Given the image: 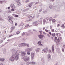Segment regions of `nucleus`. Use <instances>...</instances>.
Masks as SVG:
<instances>
[{
    "label": "nucleus",
    "instance_id": "79ce46f5",
    "mask_svg": "<svg viewBox=\"0 0 65 65\" xmlns=\"http://www.w3.org/2000/svg\"><path fill=\"white\" fill-rule=\"evenodd\" d=\"M24 24V23H21L20 24V26H23Z\"/></svg>",
    "mask_w": 65,
    "mask_h": 65
},
{
    "label": "nucleus",
    "instance_id": "052dcab7",
    "mask_svg": "<svg viewBox=\"0 0 65 65\" xmlns=\"http://www.w3.org/2000/svg\"><path fill=\"white\" fill-rule=\"evenodd\" d=\"M58 35L59 36H61V34H60V33H58Z\"/></svg>",
    "mask_w": 65,
    "mask_h": 65
},
{
    "label": "nucleus",
    "instance_id": "de8ad7c7",
    "mask_svg": "<svg viewBox=\"0 0 65 65\" xmlns=\"http://www.w3.org/2000/svg\"><path fill=\"white\" fill-rule=\"evenodd\" d=\"M42 9H41L39 10V12H40L42 11Z\"/></svg>",
    "mask_w": 65,
    "mask_h": 65
},
{
    "label": "nucleus",
    "instance_id": "1a4fd4ad",
    "mask_svg": "<svg viewBox=\"0 0 65 65\" xmlns=\"http://www.w3.org/2000/svg\"><path fill=\"white\" fill-rule=\"evenodd\" d=\"M26 51H27V52H29L32 51V48H28L26 49Z\"/></svg>",
    "mask_w": 65,
    "mask_h": 65
},
{
    "label": "nucleus",
    "instance_id": "c85d7f7f",
    "mask_svg": "<svg viewBox=\"0 0 65 65\" xmlns=\"http://www.w3.org/2000/svg\"><path fill=\"white\" fill-rule=\"evenodd\" d=\"M30 64V62H27L26 63V65H29Z\"/></svg>",
    "mask_w": 65,
    "mask_h": 65
},
{
    "label": "nucleus",
    "instance_id": "c9c22d12",
    "mask_svg": "<svg viewBox=\"0 0 65 65\" xmlns=\"http://www.w3.org/2000/svg\"><path fill=\"white\" fill-rule=\"evenodd\" d=\"M44 49H43L42 50V53H45V52H44Z\"/></svg>",
    "mask_w": 65,
    "mask_h": 65
},
{
    "label": "nucleus",
    "instance_id": "a18cd8bd",
    "mask_svg": "<svg viewBox=\"0 0 65 65\" xmlns=\"http://www.w3.org/2000/svg\"><path fill=\"white\" fill-rule=\"evenodd\" d=\"M54 42H57V40L55 38H54Z\"/></svg>",
    "mask_w": 65,
    "mask_h": 65
},
{
    "label": "nucleus",
    "instance_id": "37998d69",
    "mask_svg": "<svg viewBox=\"0 0 65 65\" xmlns=\"http://www.w3.org/2000/svg\"><path fill=\"white\" fill-rule=\"evenodd\" d=\"M29 10V8H27L25 9V11H28V10Z\"/></svg>",
    "mask_w": 65,
    "mask_h": 65
},
{
    "label": "nucleus",
    "instance_id": "58836bf2",
    "mask_svg": "<svg viewBox=\"0 0 65 65\" xmlns=\"http://www.w3.org/2000/svg\"><path fill=\"white\" fill-rule=\"evenodd\" d=\"M13 35L12 34H11L8 37V38H9V37H11Z\"/></svg>",
    "mask_w": 65,
    "mask_h": 65
},
{
    "label": "nucleus",
    "instance_id": "ddd939ff",
    "mask_svg": "<svg viewBox=\"0 0 65 65\" xmlns=\"http://www.w3.org/2000/svg\"><path fill=\"white\" fill-rule=\"evenodd\" d=\"M10 7L11 8L13 9V8H14L15 7V6L13 4H12L10 5Z\"/></svg>",
    "mask_w": 65,
    "mask_h": 65
},
{
    "label": "nucleus",
    "instance_id": "c756f323",
    "mask_svg": "<svg viewBox=\"0 0 65 65\" xmlns=\"http://www.w3.org/2000/svg\"><path fill=\"white\" fill-rule=\"evenodd\" d=\"M7 12H8L9 13H11V11H10V10H9L7 11Z\"/></svg>",
    "mask_w": 65,
    "mask_h": 65
},
{
    "label": "nucleus",
    "instance_id": "e433bc0d",
    "mask_svg": "<svg viewBox=\"0 0 65 65\" xmlns=\"http://www.w3.org/2000/svg\"><path fill=\"white\" fill-rule=\"evenodd\" d=\"M34 3H35V2H31V3H30V4H32V5H33V4H34Z\"/></svg>",
    "mask_w": 65,
    "mask_h": 65
},
{
    "label": "nucleus",
    "instance_id": "aec40b11",
    "mask_svg": "<svg viewBox=\"0 0 65 65\" xmlns=\"http://www.w3.org/2000/svg\"><path fill=\"white\" fill-rule=\"evenodd\" d=\"M53 19V18L52 17H50V18H49V21H52V20Z\"/></svg>",
    "mask_w": 65,
    "mask_h": 65
},
{
    "label": "nucleus",
    "instance_id": "20e7f679",
    "mask_svg": "<svg viewBox=\"0 0 65 65\" xmlns=\"http://www.w3.org/2000/svg\"><path fill=\"white\" fill-rule=\"evenodd\" d=\"M22 59L23 60H24L25 61V62H27L28 61H29V57L27 58L26 56L23 57Z\"/></svg>",
    "mask_w": 65,
    "mask_h": 65
},
{
    "label": "nucleus",
    "instance_id": "e2e57ef3",
    "mask_svg": "<svg viewBox=\"0 0 65 65\" xmlns=\"http://www.w3.org/2000/svg\"><path fill=\"white\" fill-rule=\"evenodd\" d=\"M47 36L48 37H50V34H47Z\"/></svg>",
    "mask_w": 65,
    "mask_h": 65
},
{
    "label": "nucleus",
    "instance_id": "bf43d9fd",
    "mask_svg": "<svg viewBox=\"0 0 65 65\" xmlns=\"http://www.w3.org/2000/svg\"><path fill=\"white\" fill-rule=\"evenodd\" d=\"M57 40L58 42H60V39H57Z\"/></svg>",
    "mask_w": 65,
    "mask_h": 65
},
{
    "label": "nucleus",
    "instance_id": "4d7b16f0",
    "mask_svg": "<svg viewBox=\"0 0 65 65\" xmlns=\"http://www.w3.org/2000/svg\"><path fill=\"white\" fill-rule=\"evenodd\" d=\"M46 20H47V21H48V20L49 19V18H48V17H47L46 18Z\"/></svg>",
    "mask_w": 65,
    "mask_h": 65
},
{
    "label": "nucleus",
    "instance_id": "680f3d73",
    "mask_svg": "<svg viewBox=\"0 0 65 65\" xmlns=\"http://www.w3.org/2000/svg\"><path fill=\"white\" fill-rule=\"evenodd\" d=\"M25 2L26 3H27V2H29V1L28 0H26L25 1Z\"/></svg>",
    "mask_w": 65,
    "mask_h": 65
},
{
    "label": "nucleus",
    "instance_id": "423d86ee",
    "mask_svg": "<svg viewBox=\"0 0 65 65\" xmlns=\"http://www.w3.org/2000/svg\"><path fill=\"white\" fill-rule=\"evenodd\" d=\"M8 18L9 19V20H10V21H11V22H12V24H13V21H12V20H12L13 19V18L11 17H10L8 16Z\"/></svg>",
    "mask_w": 65,
    "mask_h": 65
},
{
    "label": "nucleus",
    "instance_id": "bb28decb",
    "mask_svg": "<svg viewBox=\"0 0 65 65\" xmlns=\"http://www.w3.org/2000/svg\"><path fill=\"white\" fill-rule=\"evenodd\" d=\"M1 16L0 15V20L1 21H4V20L2 19V18H1Z\"/></svg>",
    "mask_w": 65,
    "mask_h": 65
},
{
    "label": "nucleus",
    "instance_id": "72a5a7b5",
    "mask_svg": "<svg viewBox=\"0 0 65 65\" xmlns=\"http://www.w3.org/2000/svg\"><path fill=\"white\" fill-rule=\"evenodd\" d=\"M51 30L52 32H55V30H54V29H51Z\"/></svg>",
    "mask_w": 65,
    "mask_h": 65
},
{
    "label": "nucleus",
    "instance_id": "dca6fc26",
    "mask_svg": "<svg viewBox=\"0 0 65 65\" xmlns=\"http://www.w3.org/2000/svg\"><path fill=\"white\" fill-rule=\"evenodd\" d=\"M5 60L4 58H0V61L1 62H4Z\"/></svg>",
    "mask_w": 65,
    "mask_h": 65
},
{
    "label": "nucleus",
    "instance_id": "6e6d98bb",
    "mask_svg": "<svg viewBox=\"0 0 65 65\" xmlns=\"http://www.w3.org/2000/svg\"><path fill=\"white\" fill-rule=\"evenodd\" d=\"M32 16H30L29 17H28V18L29 19H31V18H32Z\"/></svg>",
    "mask_w": 65,
    "mask_h": 65
},
{
    "label": "nucleus",
    "instance_id": "39448f33",
    "mask_svg": "<svg viewBox=\"0 0 65 65\" xmlns=\"http://www.w3.org/2000/svg\"><path fill=\"white\" fill-rule=\"evenodd\" d=\"M31 60H33L34 59V55H35V54L34 53L31 52Z\"/></svg>",
    "mask_w": 65,
    "mask_h": 65
},
{
    "label": "nucleus",
    "instance_id": "2eb2a0df",
    "mask_svg": "<svg viewBox=\"0 0 65 65\" xmlns=\"http://www.w3.org/2000/svg\"><path fill=\"white\" fill-rule=\"evenodd\" d=\"M26 53L25 52H21V55L22 56H24L26 55Z\"/></svg>",
    "mask_w": 65,
    "mask_h": 65
},
{
    "label": "nucleus",
    "instance_id": "c03bdc74",
    "mask_svg": "<svg viewBox=\"0 0 65 65\" xmlns=\"http://www.w3.org/2000/svg\"><path fill=\"white\" fill-rule=\"evenodd\" d=\"M31 63H32V64H35V62L34 61L33 62L32 61L31 62Z\"/></svg>",
    "mask_w": 65,
    "mask_h": 65
},
{
    "label": "nucleus",
    "instance_id": "b1692460",
    "mask_svg": "<svg viewBox=\"0 0 65 65\" xmlns=\"http://www.w3.org/2000/svg\"><path fill=\"white\" fill-rule=\"evenodd\" d=\"M44 24H45V23L46 22V20L45 19H44L43 20Z\"/></svg>",
    "mask_w": 65,
    "mask_h": 65
},
{
    "label": "nucleus",
    "instance_id": "9d476101",
    "mask_svg": "<svg viewBox=\"0 0 65 65\" xmlns=\"http://www.w3.org/2000/svg\"><path fill=\"white\" fill-rule=\"evenodd\" d=\"M38 45L39 46H42L43 45L41 44V41L40 40L38 41Z\"/></svg>",
    "mask_w": 65,
    "mask_h": 65
},
{
    "label": "nucleus",
    "instance_id": "13d9d810",
    "mask_svg": "<svg viewBox=\"0 0 65 65\" xmlns=\"http://www.w3.org/2000/svg\"><path fill=\"white\" fill-rule=\"evenodd\" d=\"M11 11H14V9H11Z\"/></svg>",
    "mask_w": 65,
    "mask_h": 65
},
{
    "label": "nucleus",
    "instance_id": "a878e982",
    "mask_svg": "<svg viewBox=\"0 0 65 65\" xmlns=\"http://www.w3.org/2000/svg\"><path fill=\"white\" fill-rule=\"evenodd\" d=\"M53 7H54V6H49V8H50V9H52Z\"/></svg>",
    "mask_w": 65,
    "mask_h": 65
},
{
    "label": "nucleus",
    "instance_id": "f704fd0d",
    "mask_svg": "<svg viewBox=\"0 0 65 65\" xmlns=\"http://www.w3.org/2000/svg\"><path fill=\"white\" fill-rule=\"evenodd\" d=\"M58 39H59V40H61L62 39V38L61 37H58Z\"/></svg>",
    "mask_w": 65,
    "mask_h": 65
},
{
    "label": "nucleus",
    "instance_id": "4be33fe9",
    "mask_svg": "<svg viewBox=\"0 0 65 65\" xmlns=\"http://www.w3.org/2000/svg\"><path fill=\"white\" fill-rule=\"evenodd\" d=\"M32 5L30 3H29L28 4V6L29 7H31L32 6Z\"/></svg>",
    "mask_w": 65,
    "mask_h": 65
},
{
    "label": "nucleus",
    "instance_id": "603ef678",
    "mask_svg": "<svg viewBox=\"0 0 65 65\" xmlns=\"http://www.w3.org/2000/svg\"><path fill=\"white\" fill-rule=\"evenodd\" d=\"M45 31L46 32H48V30H47L46 29H45Z\"/></svg>",
    "mask_w": 65,
    "mask_h": 65
},
{
    "label": "nucleus",
    "instance_id": "f3484780",
    "mask_svg": "<svg viewBox=\"0 0 65 65\" xmlns=\"http://www.w3.org/2000/svg\"><path fill=\"white\" fill-rule=\"evenodd\" d=\"M52 52L53 53H54V49H55L54 46V45H52Z\"/></svg>",
    "mask_w": 65,
    "mask_h": 65
},
{
    "label": "nucleus",
    "instance_id": "7c9ffc66",
    "mask_svg": "<svg viewBox=\"0 0 65 65\" xmlns=\"http://www.w3.org/2000/svg\"><path fill=\"white\" fill-rule=\"evenodd\" d=\"M11 28L12 29V30H13V29H14L15 28V26L12 27H11Z\"/></svg>",
    "mask_w": 65,
    "mask_h": 65
},
{
    "label": "nucleus",
    "instance_id": "f257e3e1",
    "mask_svg": "<svg viewBox=\"0 0 65 65\" xmlns=\"http://www.w3.org/2000/svg\"><path fill=\"white\" fill-rule=\"evenodd\" d=\"M15 59L16 61L19 60V55H16L15 54H13V55L10 58L9 60L12 62H13Z\"/></svg>",
    "mask_w": 65,
    "mask_h": 65
},
{
    "label": "nucleus",
    "instance_id": "393cba45",
    "mask_svg": "<svg viewBox=\"0 0 65 65\" xmlns=\"http://www.w3.org/2000/svg\"><path fill=\"white\" fill-rule=\"evenodd\" d=\"M26 33L25 32H23L22 34V36H24L25 35Z\"/></svg>",
    "mask_w": 65,
    "mask_h": 65
},
{
    "label": "nucleus",
    "instance_id": "0eeeda50",
    "mask_svg": "<svg viewBox=\"0 0 65 65\" xmlns=\"http://www.w3.org/2000/svg\"><path fill=\"white\" fill-rule=\"evenodd\" d=\"M26 45V43H21L20 44L18 45V46H19V47H22V46H25Z\"/></svg>",
    "mask_w": 65,
    "mask_h": 65
},
{
    "label": "nucleus",
    "instance_id": "2f4dec72",
    "mask_svg": "<svg viewBox=\"0 0 65 65\" xmlns=\"http://www.w3.org/2000/svg\"><path fill=\"white\" fill-rule=\"evenodd\" d=\"M58 17V15H54V17L53 18H57V17Z\"/></svg>",
    "mask_w": 65,
    "mask_h": 65
},
{
    "label": "nucleus",
    "instance_id": "412c9836",
    "mask_svg": "<svg viewBox=\"0 0 65 65\" xmlns=\"http://www.w3.org/2000/svg\"><path fill=\"white\" fill-rule=\"evenodd\" d=\"M42 23V20H40L39 22V24H41Z\"/></svg>",
    "mask_w": 65,
    "mask_h": 65
},
{
    "label": "nucleus",
    "instance_id": "7ed1b4c3",
    "mask_svg": "<svg viewBox=\"0 0 65 65\" xmlns=\"http://www.w3.org/2000/svg\"><path fill=\"white\" fill-rule=\"evenodd\" d=\"M21 52H22V51L21 50H18L17 51H14L12 52V54H15L17 55H18V53H20Z\"/></svg>",
    "mask_w": 65,
    "mask_h": 65
},
{
    "label": "nucleus",
    "instance_id": "5701e85b",
    "mask_svg": "<svg viewBox=\"0 0 65 65\" xmlns=\"http://www.w3.org/2000/svg\"><path fill=\"white\" fill-rule=\"evenodd\" d=\"M61 27L62 28H63V29H64L65 28V26H64V24H63L62 25Z\"/></svg>",
    "mask_w": 65,
    "mask_h": 65
},
{
    "label": "nucleus",
    "instance_id": "338daca9",
    "mask_svg": "<svg viewBox=\"0 0 65 65\" xmlns=\"http://www.w3.org/2000/svg\"><path fill=\"white\" fill-rule=\"evenodd\" d=\"M43 34H45V35L46 34V33H45V32H43Z\"/></svg>",
    "mask_w": 65,
    "mask_h": 65
},
{
    "label": "nucleus",
    "instance_id": "f8f14e48",
    "mask_svg": "<svg viewBox=\"0 0 65 65\" xmlns=\"http://www.w3.org/2000/svg\"><path fill=\"white\" fill-rule=\"evenodd\" d=\"M44 52H45V53L46 54V53L48 52V48L47 47L45 49H44Z\"/></svg>",
    "mask_w": 65,
    "mask_h": 65
},
{
    "label": "nucleus",
    "instance_id": "ea45409f",
    "mask_svg": "<svg viewBox=\"0 0 65 65\" xmlns=\"http://www.w3.org/2000/svg\"><path fill=\"white\" fill-rule=\"evenodd\" d=\"M52 22L54 23H55L56 22V20L55 19H53L52 20Z\"/></svg>",
    "mask_w": 65,
    "mask_h": 65
},
{
    "label": "nucleus",
    "instance_id": "3c124183",
    "mask_svg": "<svg viewBox=\"0 0 65 65\" xmlns=\"http://www.w3.org/2000/svg\"><path fill=\"white\" fill-rule=\"evenodd\" d=\"M30 34H26V36H30Z\"/></svg>",
    "mask_w": 65,
    "mask_h": 65
},
{
    "label": "nucleus",
    "instance_id": "864d4df0",
    "mask_svg": "<svg viewBox=\"0 0 65 65\" xmlns=\"http://www.w3.org/2000/svg\"><path fill=\"white\" fill-rule=\"evenodd\" d=\"M42 61L43 63H44V60L43 59H42Z\"/></svg>",
    "mask_w": 65,
    "mask_h": 65
},
{
    "label": "nucleus",
    "instance_id": "a211bd4d",
    "mask_svg": "<svg viewBox=\"0 0 65 65\" xmlns=\"http://www.w3.org/2000/svg\"><path fill=\"white\" fill-rule=\"evenodd\" d=\"M12 15L13 16H14V17H15L17 18L18 17V15H15L14 14H13Z\"/></svg>",
    "mask_w": 65,
    "mask_h": 65
},
{
    "label": "nucleus",
    "instance_id": "473e14b6",
    "mask_svg": "<svg viewBox=\"0 0 65 65\" xmlns=\"http://www.w3.org/2000/svg\"><path fill=\"white\" fill-rule=\"evenodd\" d=\"M35 51H36V52H39V49H37Z\"/></svg>",
    "mask_w": 65,
    "mask_h": 65
},
{
    "label": "nucleus",
    "instance_id": "69168bd1",
    "mask_svg": "<svg viewBox=\"0 0 65 65\" xmlns=\"http://www.w3.org/2000/svg\"><path fill=\"white\" fill-rule=\"evenodd\" d=\"M43 13H46V11H44Z\"/></svg>",
    "mask_w": 65,
    "mask_h": 65
},
{
    "label": "nucleus",
    "instance_id": "774afa93",
    "mask_svg": "<svg viewBox=\"0 0 65 65\" xmlns=\"http://www.w3.org/2000/svg\"><path fill=\"white\" fill-rule=\"evenodd\" d=\"M63 47L64 48H65V44H63Z\"/></svg>",
    "mask_w": 65,
    "mask_h": 65
},
{
    "label": "nucleus",
    "instance_id": "9b49d317",
    "mask_svg": "<svg viewBox=\"0 0 65 65\" xmlns=\"http://www.w3.org/2000/svg\"><path fill=\"white\" fill-rule=\"evenodd\" d=\"M33 24H35V26H38V24L37 23V21H36L34 22L33 23Z\"/></svg>",
    "mask_w": 65,
    "mask_h": 65
},
{
    "label": "nucleus",
    "instance_id": "4468645a",
    "mask_svg": "<svg viewBox=\"0 0 65 65\" xmlns=\"http://www.w3.org/2000/svg\"><path fill=\"white\" fill-rule=\"evenodd\" d=\"M51 55L50 54H48L47 55V57H48V60H49L50 59H51Z\"/></svg>",
    "mask_w": 65,
    "mask_h": 65
},
{
    "label": "nucleus",
    "instance_id": "5fc2aeb1",
    "mask_svg": "<svg viewBox=\"0 0 65 65\" xmlns=\"http://www.w3.org/2000/svg\"><path fill=\"white\" fill-rule=\"evenodd\" d=\"M3 2V1H0V3L1 4H2Z\"/></svg>",
    "mask_w": 65,
    "mask_h": 65
},
{
    "label": "nucleus",
    "instance_id": "49530a36",
    "mask_svg": "<svg viewBox=\"0 0 65 65\" xmlns=\"http://www.w3.org/2000/svg\"><path fill=\"white\" fill-rule=\"evenodd\" d=\"M27 54L28 55H30V52H27Z\"/></svg>",
    "mask_w": 65,
    "mask_h": 65
},
{
    "label": "nucleus",
    "instance_id": "09e8293b",
    "mask_svg": "<svg viewBox=\"0 0 65 65\" xmlns=\"http://www.w3.org/2000/svg\"><path fill=\"white\" fill-rule=\"evenodd\" d=\"M3 42V40H1V41H0V43H2V42Z\"/></svg>",
    "mask_w": 65,
    "mask_h": 65
},
{
    "label": "nucleus",
    "instance_id": "4c0bfd02",
    "mask_svg": "<svg viewBox=\"0 0 65 65\" xmlns=\"http://www.w3.org/2000/svg\"><path fill=\"white\" fill-rule=\"evenodd\" d=\"M33 31H35V33L36 32H37V31H36V30L35 29H32Z\"/></svg>",
    "mask_w": 65,
    "mask_h": 65
},
{
    "label": "nucleus",
    "instance_id": "a19ab883",
    "mask_svg": "<svg viewBox=\"0 0 65 65\" xmlns=\"http://www.w3.org/2000/svg\"><path fill=\"white\" fill-rule=\"evenodd\" d=\"M26 46L27 47H29V44H26Z\"/></svg>",
    "mask_w": 65,
    "mask_h": 65
},
{
    "label": "nucleus",
    "instance_id": "f03ea898",
    "mask_svg": "<svg viewBox=\"0 0 65 65\" xmlns=\"http://www.w3.org/2000/svg\"><path fill=\"white\" fill-rule=\"evenodd\" d=\"M42 30L39 31V32L40 33V35H38V36L40 39L41 40H43V39L44 35H42Z\"/></svg>",
    "mask_w": 65,
    "mask_h": 65
},
{
    "label": "nucleus",
    "instance_id": "8fccbe9b",
    "mask_svg": "<svg viewBox=\"0 0 65 65\" xmlns=\"http://www.w3.org/2000/svg\"><path fill=\"white\" fill-rule=\"evenodd\" d=\"M32 21V19H29V20H27V21L28 22H30V21Z\"/></svg>",
    "mask_w": 65,
    "mask_h": 65
},
{
    "label": "nucleus",
    "instance_id": "0e129e2a",
    "mask_svg": "<svg viewBox=\"0 0 65 65\" xmlns=\"http://www.w3.org/2000/svg\"><path fill=\"white\" fill-rule=\"evenodd\" d=\"M48 52L49 53H51V51L50 50H48Z\"/></svg>",
    "mask_w": 65,
    "mask_h": 65
},
{
    "label": "nucleus",
    "instance_id": "cd10ccee",
    "mask_svg": "<svg viewBox=\"0 0 65 65\" xmlns=\"http://www.w3.org/2000/svg\"><path fill=\"white\" fill-rule=\"evenodd\" d=\"M20 31H18L16 32V34H17V35H18V34H20Z\"/></svg>",
    "mask_w": 65,
    "mask_h": 65
},
{
    "label": "nucleus",
    "instance_id": "6e6552de",
    "mask_svg": "<svg viewBox=\"0 0 65 65\" xmlns=\"http://www.w3.org/2000/svg\"><path fill=\"white\" fill-rule=\"evenodd\" d=\"M16 2H17V5L18 6H21L22 4L20 2H19V0L16 1Z\"/></svg>",
    "mask_w": 65,
    "mask_h": 65
},
{
    "label": "nucleus",
    "instance_id": "6ab92c4d",
    "mask_svg": "<svg viewBox=\"0 0 65 65\" xmlns=\"http://www.w3.org/2000/svg\"><path fill=\"white\" fill-rule=\"evenodd\" d=\"M52 36L55 37V36H56V34H55V33L54 34H52Z\"/></svg>",
    "mask_w": 65,
    "mask_h": 65
}]
</instances>
